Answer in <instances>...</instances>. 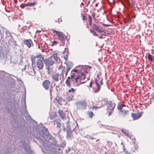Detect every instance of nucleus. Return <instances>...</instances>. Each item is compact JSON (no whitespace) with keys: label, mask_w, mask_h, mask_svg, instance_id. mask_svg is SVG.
I'll return each instance as SVG.
<instances>
[{"label":"nucleus","mask_w":154,"mask_h":154,"mask_svg":"<svg viewBox=\"0 0 154 154\" xmlns=\"http://www.w3.org/2000/svg\"><path fill=\"white\" fill-rule=\"evenodd\" d=\"M97 77H98V75H97Z\"/></svg>","instance_id":"58"},{"label":"nucleus","mask_w":154,"mask_h":154,"mask_svg":"<svg viewBox=\"0 0 154 154\" xmlns=\"http://www.w3.org/2000/svg\"><path fill=\"white\" fill-rule=\"evenodd\" d=\"M43 146L42 147V149L43 152L46 153L48 152L51 151V148L49 146H47L46 144H45V143L43 144V142H42Z\"/></svg>","instance_id":"7"},{"label":"nucleus","mask_w":154,"mask_h":154,"mask_svg":"<svg viewBox=\"0 0 154 154\" xmlns=\"http://www.w3.org/2000/svg\"><path fill=\"white\" fill-rule=\"evenodd\" d=\"M72 100V99L70 97H69V98H68V97H67V98H66V100L67 101H70L71 100Z\"/></svg>","instance_id":"36"},{"label":"nucleus","mask_w":154,"mask_h":154,"mask_svg":"<svg viewBox=\"0 0 154 154\" xmlns=\"http://www.w3.org/2000/svg\"><path fill=\"white\" fill-rule=\"evenodd\" d=\"M54 122V125H55V124L57 125V127H60V124L57 121L55 120Z\"/></svg>","instance_id":"24"},{"label":"nucleus","mask_w":154,"mask_h":154,"mask_svg":"<svg viewBox=\"0 0 154 154\" xmlns=\"http://www.w3.org/2000/svg\"><path fill=\"white\" fill-rule=\"evenodd\" d=\"M35 57L36 58H42V60H44V57L42 56V55L41 54H39V55H38L37 56H36Z\"/></svg>","instance_id":"28"},{"label":"nucleus","mask_w":154,"mask_h":154,"mask_svg":"<svg viewBox=\"0 0 154 154\" xmlns=\"http://www.w3.org/2000/svg\"><path fill=\"white\" fill-rule=\"evenodd\" d=\"M53 33L54 34V35L56 36L57 37V38H58V37H59L61 35L62 32H58L57 31L54 30V29L52 30Z\"/></svg>","instance_id":"13"},{"label":"nucleus","mask_w":154,"mask_h":154,"mask_svg":"<svg viewBox=\"0 0 154 154\" xmlns=\"http://www.w3.org/2000/svg\"><path fill=\"white\" fill-rule=\"evenodd\" d=\"M59 74L57 73H54L53 74L51 77L53 79L55 82H58L59 80Z\"/></svg>","instance_id":"10"},{"label":"nucleus","mask_w":154,"mask_h":154,"mask_svg":"<svg viewBox=\"0 0 154 154\" xmlns=\"http://www.w3.org/2000/svg\"><path fill=\"white\" fill-rule=\"evenodd\" d=\"M108 103L110 105V107L111 108V109H109V107H108V108L107 109V113H108L109 116L111 115V113L113 111L114 109L115 106V104L111 101H109Z\"/></svg>","instance_id":"6"},{"label":"nucleus","mask_w":154,"mask_h":154,"mask_svg":"<svg viewBox=\"0 0 154 154\" xmlns=\"http://www.w3.org/2000/svg\"><path fill=\"white\" fill-rule=\"evenodd\" d=\"M57 44V42L56 41H54L53 42L52 45V46Z\"/></svg>","instance_id":"33"},{"label":"nucleus","mask_w":154,"mask_h":154,"mask_svg":"<svg viewBox=\"0 0 154 154\" xmlns=\"http://www.w3.org/2000/svg\"><path fill=\"white\" fill-rule=\"evenodd\" d=\"M55 100L60 103V102L61 100L62 99L59 97L57 96L56 97Z\"/></svg>","instance_id":"27"},{"label":"nucleus","mask_w":154,"mask_h":154,"mask_svg":"<svg viewBox=\"0 0 154 154\" xmlns=\"http://www.w3.org/2000/svg\"><path fill=\"white\" fill-rule=\"evenodd\" d=\"M33 70L34 71V73H35V71L34 69V68L33 67Z\"/></svg>","instance_id":"48"},{"label":"nucleus","mask_w":154,"mask_h":154,"mask_svg":"<svg viewBox=\"0 0 154 154\" xmlns=\"http://www.w3.org/2000/svg\"><path fill=\"white\" fill-rule=\"evenodd\" d=\"M35 4L34 3H28L25 4L26 6H34Z\"/></svg>","instance_id":"20"},{"label":"nucleus","mask_w":154,"mask_h":154,"mask_svg":"<svg viewBox=\"0 0 154 154\" xmlns=\"http://www.w3.org/2000/svg\"><path fill=\"white\" fill-rule=\"evenodd\" d=\"M125 153L127 154H130V153H128L127 152H125Z\"/></svg>","instance_id":"49"},{"label":"nucleus","mask_w":154,"mask_h":154,"mask_svg":"<svg viewBox=\"0 0 154 154\" xmlns=\"http://www.w3.org/2000/svg\"><path fill=\"white\" fill-rule=\"evenodd\" d=\"M89 86L90 87H92V82H91L89 84Z\"/></svg>","instance_id":"41"},{"label":"nucleus","mask_w":154,"mask_h":154,"mask_svg":"<svg viewBox=\"0 0 154 154\" xmlns=\"http://www.w3.org/2000/svg\"><path fill=\"white\" fill-rule=\"evenodd\" d=\"M100 28L98 27L97 28V29L95 30L97 31L98 32H100V31L99 30V29Z\"/></svg>","instance_id":"39"},{"label":"nucleus","mask_w":154,"mask_h":154,"mask_svg":"<svg viewBox=\"0 0 154 154\" xmlns=\"http://www.w3.org/2000/svg\"><path fill=\"white\" fill-rule=\"evenodd\" d=\"M85 70V69L82 67L80 70L76 69L72 71L71 77V78L74 80L75 86H77L85 82L86 81L85 80V73L82 72V71Z\"/></svg>","instance_id":"1"},{"label":"nucleus","mask_w":154,"mask_h":154,"mask_svg":"<svg viewBox=\"0 0 154 154\" xmlns=\"http://www.w3.org/2000/svg\"><path fill=\"white\" fill-rule=\"evenodd\" d=\"M34 58H31L32 63H33L35 62L36 66L39 69H42L44 66V63L42 60L40 59H37L35 61L34 59Z\"/></svg>","instance_id":"3"},{"label":"nucleus","mask_w":154,"mask_h":154,"mask_svg":"<svg viewBox=\"0 0 154 154\" xmlns=\"http://www.w3.org/2000/svg\"><path fill=\"white\" fill-rule=\"evenodd\" d=\"M68 91L69 92H71L72 94H73L75 92V90L73 88H71Z\"/></svg>","instance_id":"23"},{"label":"nucleus","mask_w":154,"mask_h":154,"mask_svg":"<svg viewBox=\"0 0 154 154\" xmlns=\"http://www.w3.org/2000/svg\"><path fill=\"white\" fill-rule=\"evenodd\" d=\"M54 60L58 62L60 60V58L57 57V53H55L47 59L44 60V62L46 66L48 67V69L50 68V67L54 63Z\"/></svg>","instance_id":"2"},{"label":"nucleus","mask_w":154,"mask_h":154,"mask_svg":"<svg viewBox=\"0 0 154 154\" xmlns=\"http://www.w3.org/2000/svg\"><path fill=\"white\" fill-rule=\"evenodd\" d=\"M50 82L48 80H45L43 83V87L46 89L48 90L50 85Z\"/></svg>","instance_id":"9"},{"label":"nucleus","mask_w":154,"mask_h":154,"mask_svg":"<svg viewBox=\"0 0 154 154\" xmlns=\"http://www.w3.org/2000/svg\"><path fill=\"white\" fill-rule=\"evenodd\" d=\"M123 144V143L122 142L121 143V144L122 145Z\"/></svg>","instance_id":"56"},{"label":"nucleus","mask_w":154,"mask_h":154,"mask_svg":"<svg viewBox=\"0 0 154 154\" xmlns=\"http://www.w3.org/2000/svg\"><path fill=\"white\" fill-rule=\"evenodd\" d=\"M96 6H97V4H96Z\"/></svg>","instance_id":"55"},{"label":"nucleus","mask_w":154,"mask_h":154,"mask_svg":"<svg viewBox=\"0 0 154 154\" xmlns=\"http://www.w3.org/2000/svg\"><path fill=\"white\" fill-rule=\"evenodd\" d=\"M88 115L90 118H92L94 115L93 113L92 112H88Z\"/></svg>","instance_id":"25"},{"label":"nucleus","mask_w":154,"mask_h":154,"mask_svg":"<svg viewBox=\"0 0 154 154\" xmlns=\"http://www.w3.org/2000/svg\"><path fill=\"white\" fill-rule=\"evenodd\" d=\"M102 35H104V36H106L107 35V34H106L105 32L104 31V32H102Z\"/></svg>","instance_id":"35"},{"label":"nucleus","mask_w":154,"mask_h":154,"mask_svg":"<svg viewBox=\"0 0 154 154\" xmlns=\"http://www.w3.org/2000/svg\"><path fill=\"white\" fill-rule=\"evenodd\" d=\"M99 38H102V36H100Z\"/></svg>","instance_id":"51"},{"label":"nucleus","mask_w":154,"mask_h":154,"mask_svg":"<svg viewBox=\"0 0 154 154\" xmlns=\"http://www.w3.org/2000/svg\"><path fill=\"white\" fill-rule=\"evenodd\" d=\"M75 104L78 110H84L86 108L87 103L84 100H82L76 102Z\"/></svg>","instance_id":"4"},{"label":"nucleus","mask_w":154,"mask_h":154,"mask_svg":"<svg viewBox=\"0 0 154 154\" xmlns=\"http://www.w3.org/2000/svg\"><path fill=\"white\" fill-rule=\"evenodd\" d=\"M68 73V72L66 71V72H65V76H67Z\"/></svg>","instance_id":"44"},{"label":"nucleus","mask_w":154,"mask_h":154,"mask_svg":"<svg viewBox=\"0 0 154 154\" xmlns=\"http://www.w3.org/2000/svg\"><path fill=\"white\" fill-rule=\"evenodd\" d=\"M95 84L97 89L96 88L94 89L93 91L94 93H96L100 91V86L99 84L98 83L97 80V79H96L95 81Z\"/></svg>","instance_id":"12"},{"label":"nucleus","mask_w":154,"mask_h":154,"mask_svg":"<svg viewBox=\"0 0 154 154\" xmlns=\"http://www.w3.org/2000/svg\"><path fill=\"white\" fill-rule=\"evenodd\" d=\"M123 149H124V145H123Z\"/></svg>","instance_id":"54"},{"label":"nucleus","mask_w":154,"mask_h":154,"mask_svg":"<svg viewBox=\"0 0 154 154\" xmlns=\"http://www.w3.org/2000/svg\"><path fill=\"white\" fill-rule=\"evenodd\" d=\"M68 57H67V56H65L64 57V58L66 59V60H67V59Z\"/></svg>","instance_id":"42"},{"label":"nucleus","mask_w":154,"mask_h":154,"mask_svg":"<svg viewBox=\"0 0 154 154\" xmlns=\"http://www.w3.org/2000/svg\"><path fill=\"white\" fill-rule=\"evenodd\" d=\"M143 114V112H141L136 113H131V116L134 119H137L140 118Z\"/></svg>","instance_id":"8"},{"label":"nucleus","mask_w":154,"mask_h":154,"mask_svg":"<svg viewBox=\"0 0 154 154\" xmlns=\"http://www.w3.org/2000/svg\"><path fill=\"white\" fill-rule=\"evenodd\" d=\"M67 129H68L69 130H70V129H69V128H67Z\"/></svg>","instance_id":"53"},{"label":"nucleus","mask_w":154,"mask_h":154,"mask_svg":"<svg viewBox=\"0 0 154 154\" xmlns=\"http://www.w3.org/2000/svg\"><path fill=\"white\" fill-rule=\"evenodd\" d=\"M98 26H97V25L95 24H94L93 25V28L94 29L96 30Z\"/></svg>","instance_id":"30"},{"label":"nucleus","mask_w":154,"mask_h":154,"mask_svg":"<svg viewBox=\"0 0 154 154\" xmlns=\"http://www.w3.org/2000/svg\"><path fill=\"white\" fill-rule=\"evenodd\" d=\"M91 32L94 35H96L97 36H98V35L96 33V32L94 31H92V30H91Z\"/></svg>","instance_id":"29"},{"label":"nucleus","mask_w":154,"mask_h":154,"mask_svg":"<svg viewBox=\"0 0 154 154\" xmlns=\"http://www.w3.org/2000/svg\"><path fill=\"white\" fill-rule=\"evenodd\" d=\"M58 113L62 119H64L65 118L64 115L63 113V112L62 110L59 109L58 110Z\"/></svg>","instance_id":"16"},{"label":"nucleus","mask_w":154,"mask_h":154,"mask_svg":"<svg viewBox=\"0 0 154 154\" xmlns=\"http://www.w3.org/2000/svg\"><path fill=\"white\" fill-rule=\"evenodd\" d=\"M71 68V66H69L68 64H67L66 65V72H69L70 69Z\"/></svg>","instance_id":"22"},{"label":"nucleus","mask_w":154,"mask_h":154,"mask_svg":"<svg viewBox=\"0 0 154 154\" xmlns=\"http://www.w3.org/2000/svg\"><path fill=\"white\" fill-rule=\"evenodd\" d=\"M89 24L91 26V21H89Z\"/></svg>","instance_id":"47"},{"label":"nucleus","mask_w":154,"mask_h":154,"mask_svg":"<svg viewBox=\"0 0 154 154\" xmlns=\"http://www.w3.org/2000/svg\"><path fill=\"white\" fill-rule=\"evenodd\" d=\"M24 44L27 45L28 48H29L31 46V44L32 42L31 40H26L24 41Z\"/></svg>","instance_id":"14"},{"label":"nucleus","mask_w":154,"mask_h":154,"mask_svg":"<svg viewBox=\"0 0 154 154\" xmlns=\"http://www.w3.org/2000/svg\"><path fill=\"white\" fill-rule=\"evenodd\" d=\"M83 20H85V16H83Z\"/></svg>","instance_id":"50"},{"label":"nucleus","mask_w":154,"mask_h":154,"mask_svg":"<svg viewBox=\"0 0 154 154\" xmlns=\"http://www.w3.org/2000/svg\"><path fill=\"white\" fill-rule=\"evenodd\" d=\"M121 131L126 136H129L128 131V130L125 129H122L121 130Z\"/></svg>","instance_id":"18"},{"label":"nucleus","mask_w":154,"mask_h":154,"mask_svg":"<svg viewBox=\"0 0 154 154\" xmlns=\"http://www.w3.org/2000/svg\"><path fill=\"white\" fill-rule=\"evenodd\" d=\"M100 84L101 85H102L103 84V82H102V80H100Z\"/></svg>","instance_id":"40"},{"label":"nucleus","mask_w":154,"mask_h":154,"mask_svg":"<svg viewBox=\"0 0 154 154\" xmlns=\"http://www.w3.org/2000/svg\"><path fill=\"white\" fill-rule=\"evenodd\" d=\"M99 30L100 31V32H98L99 33L103 32H104V30L102 28H100Z\"/></svg>","instance_id":"32"},{"label":"nucleus","mask_w":154,"mask_h":154,"mask_svg":"<svg viewBox=\"0 0 154 154\" xmlns=\"http://www.w3.org/2000/svg\"><path fill=\"white\" fill-rule=\"evenodd\" d=\"M98 26H97V25L95 24H94L93 25V28L94 29L96 30Z\"/></svg>","instance_id":"31"},{"label":"nucleus","mask_w":154,"mask_h":154,"mask_svg":"<svg viewBox=\"0 0 154 154\" xmlns=\"http://www.w3.org/2000/svg\"><path fill=\"white\" fill-rule=\"evenodd\" d=\"M125 108H124L119 111L120 112H121L122 114L124 116L128 115V111L125 109Z\"/></svg>","instance_id":"17"},{"label":"nucleus","mask_w":154,"mask_h":154,"mask_svg":"<svg viewBox=\"0 0 154 154\" xmlns=\"http://www.w3.org/2000/svg\"><path fill=\"white\" fill-rule=\"evenodd\" d=\"M61 35L58 37V39L60 40V42L62 43V45H63L65 42V39L64 37V35L63 32L61 34Z\"/></svg>","instance_id":"11"},{"label":"nucleus","mask_w":154,"mask_h":154,"mask_svg":"<svg viewBox=\"0 0 154 154\" xmlns=\"http://www.w3.org/2000/svg\"><path fill=\"white\" fill-rule=\"evenodd\" d=\"M71 78L73 79V78ZM71 79V78L70 77H68V79H67V80H66V85L68 86H69V85H70V83H69V79Z\"/></svg>","instance_id":"21"},{"label":"nucleus","mask_w":154,"mask_h":154,"mask_svg":"<svg viewBox=\"0 0 154 154\" xmlns=\"http://www.w3.org/2000/svg\"><path fill=\"white\" fill-rule=\"evenodd\" d=\"M85 72H84V73L85 74Z\"/></svg>","instance_id":"59"},{"label":"nucleus","mask_w":154,"mask_h":154,"mask_svg":"<svg viewBox=\"0 0 154 154\" xmlns=\"http://www.w3.org/2000/svg\"><path fill=\"white\" fill-rule=\"evenodd\" d=\"M62 73L63 74V71L62 72Z\"/></svg>","instance_id":"57"},{"label":"nucleus","mask_w":154,"mask_h":154,"mask_svg":"<svg viewBox=\"0 0 154 154\" xmlns=\"http://www.w3.org/2000/svg\"><path fill=\"white\" fill-rule=\"evenodd\" d=\"M41 32V31H39V30H37L36 31V33H38Z\"/></svg>","instance_id":"45"},{"label":"nucleus","mask_w":154,"mask_h":154,"mask_svg":"<svg viewBox=\"0 0 154 154\" xmlns=\"http://www.w3.org/2000/svg\"><path fill=\"white\" fill-rule=\"evenodd\" d=\"M88 20L89 21H92V18L91 16L90 15L88 16Z\"/></svg>","instance_id":"34"},{"label":"nucleus","mask_w":154,"mask_h":154,"mask_svg":"<svg viewBox=\"0 0 154 154\" xmlns=\"http://www.w3.org/2000/svg\"><path fill=\"white\" fill-rule=\"evenodd\" d=\"M25 149V152L27 154H33V151H31L30 149V147L28 143V142L25 144V141H22L21 142Z\"/></svg>","instance_id":"5"},{"label":"nucleus","mask_w":154,"mask_h":154,"mask_svg":"<svg viewBox=\"0 0 154 154\" xmlns=\"http://www.w3.org/2000/svg\"><path fill=\"white\" fill-rule=\"evenodd\" d=\"M100 107H96L94 106H93L91 108L93 109H97L98 108H100Z\"/></svg>","instance_id":"37"},{"label":"nucleus","mask_w":154,"mask_h":154,"mask_svg":"<svg viewBox=\"0 0 154 154\" xmlns=\"http://www.w3.org/2000/svg\"><path fill=\"white\" fill-rule=\"evenodd\" d=\"M102 25L105 27H108V26H110L109 25H108L106 24H102Z\"/></svg>","instance_id":"38"},{"label":"nucleus","mask_w":154,"mask_h":154,"mask_svg":"<svg viewBox=\"0 0 154 154\" xmlns=\"http://www.w3.org/2000/svg\"><path fill=\"white\" fill-rule=\"evenodd\" d=\"M148 59L150 61H152V56L150 55V54H149L148 55Z\"/></svg>","instance_id":"26"},{"label":"nucleus","mask_w":154,"mask_h":154,"mask_svg":"<svg viewBox=\"0 0 154 154\" xmlns=\"http://www.w3.org/2000/svg\"><path fill=\"white\" fill-rule=\"evenodd\" d=\"M126 105L124 104H120L119 105H118V109L119 110H120V111L122 109H123L124 108H126Z\"/></svg>","instance_id":"15"},{"label":"nucleus","mask_w":154,"mask_h":154,"mask_svg":"<svg viewBox=\"0 0 154 154\" xmlns=\"http://www.w3.org/2000/svg\"><path fill=\"white\" fill-rule=\"evenodd\" d=\"M71 130H70V131H67V134H68V135L69 134V133L70 134L71 133Z\"/></svg>","instance_id":"43"},{"label":"nucleus","mask_w":154,"mask_h":154,"mask_svg":"<svg viewBox=\"0 0 154 154\" xmlns=\"http://www.w3.org/2000/svg\"><path fill=\"white\" fill-rule=\"evenodd\" d=\"M21 104H23V105H24L25 107L26 108V103L25 97H24V98H22L21 99Z\"/></svg>","instance_id":"19"},{"label":"nucleus","mask_w":154,"mask_h":154,"mask_svg":"<svg viewBox=\"0 0 154 154\" xmlns=\"http://www.w3.org/2000/svg\"><path fill=\"white\" fill-rule=\"evenodd\" d=\"M52 85H51V88L50 89V92H51L52 91Z\"/></svg>","instance_id":"46"},{"label":"nucleus","mask_w":154,"mask_h":154,"mask_svg":"<svg viewBox=\"0 0 154 154\" xmlns=\"http://www.w3.org/2000/svg\"><path fill=\"white\" fill-rule=\"evenodd\" d=\"M92 16L93 17H94L95 16V15L94 14H92Z\"/></svg>","instance_id":"52"}]
</instances>
